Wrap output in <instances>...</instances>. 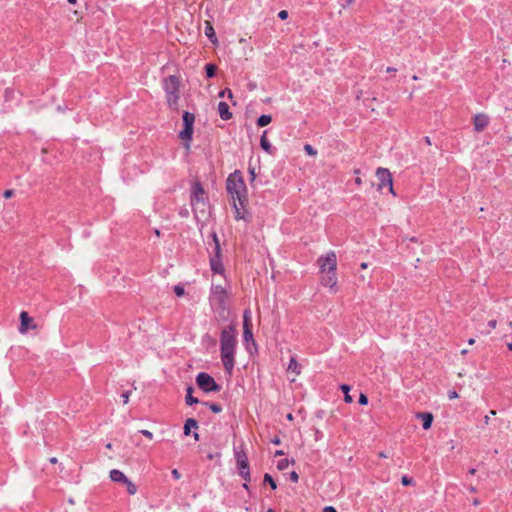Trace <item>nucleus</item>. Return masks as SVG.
Returning <instances> with one entry per match:
<instances>
[{
    "label": "nucleus",
    "instance_id": "nucleus-14",
    "mask_svg": "<svg viewBox=\"0 0 512 512\" xmlns=\"http://www.w3.org/2000/svg\"><path fill=\"white\" fill-rule=\"evenodd\" d=\"M322 284L325 287H329L334 292L337 291V277H336V271H327L326 274L322 278Z\"/></svg>",
    "mask_w": 512,
    "mask_h": 512
},
{
    "label": "nucleus",
    "instance_id": "nucleus-17",
    "mask_svg": "<svg viewBox=\"0 0 512 512\" xmlns=\"http://www.w3.org/2000/svg\"><path fill=\"white\" fill-rule=\"evenodd\" d=\"M218 112L222 120H229L232 117V113L229 111V106L226 102H219Z\"/></svg>",
    "mask_w": 512,
    "mask_h": 512
},
{
    "label": "nucleus",
    "instance_id": "nucleus-46",
    "mask_svg": "<svg viewBox=\"0 0 512 512\" xmlns=\"http://www.w3.org/2000/svg\"><path fill=\"white\" fill-rule=\"evenodd\" d=\"M215 457H220V453H215V454H213V453H208V454H207V458H208L209 460H213Z\"/></svg>",
    "mask_w": 512,
    "mask_h": 512
},
{
    "label": "nucleus",
    "instance_id": "nucleus-44",
    "mask_svg": "<svg viewBox=\"0 0 512 512\" xmlns=\"http://www.w3.org/2000/svg\"><path fill=\"white\" fill-rule=\"evenodd\" d=\"M496 326H497V321H496V320H490V321L488 322V327H489L491 330L495 329V328H496Z\"/></svg>",
    "mask_w": 512,
    "mask_h": 512
},
{
    "label": "nucleus",
    "instance_id": "nucleus-50",
    "mask_svg": "<svg viewBox=\"0 0 512 512\" xmlns=\"http://www.w3.org/2000/svg\"><path fill=\"white\" fill-rule=\"evenodd\" d=\"M49 461H50L51 464H56L58 460H57L56 457H52V458L49 459Z\"/></svg>",
    "mask_w": 512,
    "mask_h": 512
},
{
    "label": "nucleus",
    "instance_id": "nucleus-42",
    "mask_svg": "<svg viewBox=\"0 0 512 512\" xmlns=\"http://www.w3.org/2000/svg\"><path fill=\"white\" fill-rule=\"evenodd\" d=\"M14 195V191L13 190H6L3 194V196L8 199V198H11L12 196Z\"/></svg>",
    "mask_w": 512,
    "mask_h": 512
},
{
    "label": "nucleus",
    "instance_id": "nucleus-1",
    "mask_svg": "<svg viewBox=\"0 0 512 512\" xmlns=\"http://www.w3.org/2000/svg\"><path fill=\"white\" fill-rule=\"evenodd\" d=\"M226 188L232 198L236 220L251 221V214L247 211V187L240 171L230 174L226 181Z\"/></svg>",
    "mask_w": 512,
    "mask_h": 512
},
{
    "label": "nucleus",
    "instance_id": "nucleus-5",
    "mask_svg": "<svg viewBox=\"0 0 512 512\" xmlns=\"http://www.w3.org/2000/svg\"><path fill=\"white\" fill-rule=\"evenodd\" d=\"M184 128L179 132V138L185 143L186 149H190V142L193 135V126L195 122V115L188 111L183 113Z\"/></svg>",
    "mask_w": 512,
    "mask_h": 512
},
{
    "label": "nucleus",
    "instance_id": "nucleus-28",
    "mask_svg": "<svg viewBox=\"0 0 512 512\" xmlns=\"http://www.w3.org/2000/svg\"><path fill=\"white\" fill-rule=\"evenodd\" d=\"M264 483H268L273 490H275L277 488V484H276L275 480L268 473H266L264 475Z\"/></svg>",
    "mask_w": 512,
    "mask_h": 512
},
{
    "label": "nucleus",
    "instance_id": "nucleus-31",
    "mask_svg": "<svg viewBox=\"0 0 512 512\" xmlns=\"http://www.w3.org/2000/svg\"><path fill=\"white\" fill-rule=\"evenodd\" d=\"M173 291L178 297H181L185 294L184 288L181 285H175L173 287Z\"/></svg>",
    "mask_w": 512,
    "mask_h": 512
},
{
    "label": "nucleus",
    "instance_id": "nucleus-48",
    "mask_svg": "<svg viewBox=\"0 0 512 512\" xmlns=\"http://www.w3.org/2000/svg\"><path fill=\"white\" fill-rule=\"evenodd\" d=\"M271 442H272L273 444H275V445H279V444L281 443V440H280V438L275 437V438H273V439L271 440Z\"/></svg>",
    "mask_w": 512,
    "mask_h": 512
},
{
    "label": "nucleus",
    "instance_id": "nucleus-13",
    "mask_svg": "<svg viewBox=\"0 0 512 512\" xmlns=\"http://www.w3.org/2000/svg\"><path fill=\"white\" fill-rule=\"evenodd\" d=\"M489 124V116L484 113H477L473 117L474 130L482 132Z\"/></svg>",
    "mask_w": 512,
    "mask_h": 512
},
{
    "label": "nucleus",
    "instance_id": "nucleus-29",
    "mask_svg": "<svg viewBox=\"0 0 512 512\" xmlns=\"http://www.w3.org/2000/svg\"><path fill=\"white\" fill-rule=\"evenodd\" d=\"M291 463L293 464V463H294V460H291ZM289 464H290V460H288V459H282V460L278 461V463H277V468H278L279 470H281V471H282V470L287 469V467L289 466Z\"/></svg>",
    "mask_w": 512,
    "mask_h": 512
},
{
    "label": "nucleus",
    "instance_id": "nucleus-33",
    "mask_svg": "<svg viewBox=\"0 0 512 512\" xmlns=\"http://www.w3.org/2000/svg\"><path fill=\"white\" fill-rule=\"evenodd\" d=\"M401 483L404 486H409V485H411L413 483V479L408 477V476H403L401 478Z\"/></svg>",
    "mask_w": 512,
    "mask_h": 512
},
{
    "label": "nucleus",
    "instance_id": "nucleus-20",
    "mask_svg": "<svg viewBox=\"0 0 512 512\" xmlns=\"http://www.w3.org/2000/svg\"><path fill=\"white\" fill-rule=\"evenodd\" d=\"M287 370L294 373L295 375L301 374V365L298 363L294 356L290 358Z\"/></svg>",
    "mask_w": 512,
    "mask_h": 512
},
{
    "label": "nucleus",
    "instance_id": "nucleus-45",
    "mask_svg": "<svg viewBox=\"0 0 512 512\" xmlns=\"http://www.w3.org/2000/svg\"><path fill=\"white\" fill-rule=\"evenodd\" d=\"M249 174L251 176V181H254L256 178L255 168L249 167Z\"/></svg>",
    "mask_w": 512,
    "mask_h": 512
},
{
    "label": "nucleus",
    "instance_id": "nucleus-11",
    "mask_svg": "<svg viewBox=\"0 0 512 512\" xmlns=\"http://www.w3.org/2000/svg\"><path fill=\"white\" fill-rule=\"evenodd\" d=\"M321 272L336 271L337 268V257L334 251L328 252L325 256H321L318 259Z\"/></svg>",
    "mask_w": 512,
    "mask_h": 512
},
{
    "label": "nucleus",
    "instance_id": "nucleus-39",
    "mask_svg": "<svg viewBox=\"0 0 512 512\" xmlns=\"http://www.w3.org/2000/svg\"><path fill=\"white\" fill-rule=\"evenodd\" d=\"M290 479H291L292 482H295V483L298 482L299 476H298L297 472L292 471L290 473Z\"/></svg>",
    "mask_w": 512,
    "mask_h": 512
},
{
    "label": "nucleus",
    "instance_id": "nucleus-26",
    "mask_svg": "<svg viewBox=\"0 0 512 512\" xmlns=\"http://www.w3.org/2000/svg\"><path fill=\"white\" fill-rule=\"evenodd\" d=\"M124 484L126 485L127 492L129 493V495H134V494H136V492H137V486H136L132 481H130L129 479H127V481H125V482H124Z\"/></svg>",
    "mask_w": 512,
    "mask_h": 512
},
{
    "label": "nucleus",
    "instance_id": "nucleus-30",
    "mask_svg": "<svg viewBox=\"0 0 512 512\" xmlns=\"http://www.w3.org/2000/svg\"><path fill=\"white\" fill-rule=\"evenodd\" d=\"M304 150L305 152L309 155V156H316L317 155V150L313 148L312 145L310 144H305L304 145Z\"/></svg>",
    "mask_w": 512,
    "mask_h": 512
},
{
    "label": "nucleus",
    "instance_id": "nucleus-38",
    "mask_svg": "<svg viewBox=\"0 0 512 512\" xmlns=\"http://www.w3.org/2000/svg\"><path fill=\"white\" fill-rule=\"evenodd\" d=\"M278 17L281 19V20H285L288 18V11L286 10H281L279 13H278Z\"/></svg>",
    "mask_w": 512,
    "mask_h": 512
},
{
    "label": "nucleus",
    "instance_id": "nucleus-43",
    "mask_svg": "<svg viewBox=\"0 0 512 512\" xmlns=\"http://www.w3.org/2000/svg\"><path fill=\"white\" fill-rule=\"evenodd\" d=\"M448 398H449L450 400H452V399H456V398H458V393H457L456 391H450V392L448 393Z\"/></svg>",
    "mask_w": 512,
    "mask_h": 512
},
{
    "label": "nucleus",
    "instance_id": "nucleus-2",
    "mask_svg": "<svg viewBox=\"0 0 512 512\" xmlns=\"http://www.w3.org/2000/svg\"><path fill=\"white\" fill-rule=\"evenodd\" d=\"M236 324H231L221 331L220 334V355L224 369L229 374L234 369L235 353L237 346Z\"/></svg>",
    "mask_w": 512,
    "mask_h": 512
},
{
    "label": "nucleus",
    "instance_id": "nucleus-61",
    "mask_svg": "<svg viewBox=\"0 0 512 512\" xmlns=\"http://www.w3.org/2000/svg\"><path fill=\"white\" fill-rule=\"evenodd\" d=\"M194 439H195V440H198V439H199V435H198V433H194Z\"/></svg>",
    "mask_w": 512,
    "mask_h": 512
},
{
    "label": "nucleus",
    "instance_id": "nucleus-4",
    "mask_svg": "<svg viewBox=\"0 0 512 512\" xmlns=\"http://www.w3.org/2000/svg\"><path fill=\"white\" fill-rule=\"evenodd\" d=\"M163 89L165 98L170 109L178 111L180 81L175 75H170L163 80Z\"/></svg>",
    "mask_w": 512,
    "mask_h": 512
},
{
    "label": "nucleus",
    "instance_id": "nucleus-58",
    "mask_svg": "<svg viewBox=\"0 0 512 512\" xmlns=\"http://www.w3.org/2000/svg\"><path fill=\"white\" fill-rule=\"evenodd\" d=\"M367 267H368L367 263L363 262V263L361 264V268H362V269H366Z\"/></svg>",
    "mask_w": 512,
    "mask_h": 512
},
{
    "label": "nucleus",
    "instance_id": "nucleus-40",
    "mask_svg": "<svg viewBox=\"0 0 512 512\" xmlns=\"http://www.w3.org/2000/svg\"><path fill=\"white\" fill-rule=\"evenodd\" d=\"M341 1H342L341 2V6L343 8H347L348 6H350L354 2V0H341Z\"/></svg>",
    "mask_w": 512,
    "mask_h": 512
},
{
    "label": "nucleus",
    "instance_id": "nucleus-23",
    "mask_svg": "<svg viewBox=\"0 0 512 512\" xmlns=\"http://www.w3.org/2000/svg\"><path fill=\"white\" fill-rule=\"evenodd\" d=\"M197 427H198V423L195 419H193V418L187 419L184 424V434L189 435L191 428L196 429Z\"/></svg>",
    "mask_w": 512,
    "mask_h": 512
},
{
    "label": "nucleus",
    "instance_id": "nucleus-12",
    "mask_svg": "<svg viewBox=\"0 0 512 512\" xmlns=\"http://www.w3.org/2000/svg\"><path fill=\"white\" fill-rule=\"evenodd\" d=\"M37 325L34 323L33 318L29 316L26 311L20 313V326L19 332L25 334L29 329H36Z\"/></svg>",
    "mask_w": 512,
    "mask_h": 512
},
{
    "label": "nucleus",
    "instance_id": "nucleus-9",
    "mask_svg": "<svg viewBox=\"0 0 512 512\" xmlns=\"http://www.w3.org/2000/svg\"><path fill=\"white\" fill-rule=\"evenodd\" d=\"M211 236L215 243V255L210 259V266H211V269L213 272L222 274L224 271V266L221 262V247H220L219 239L215 232H213L211 234Z\"/></svg>",
    "mask_w": 512,
    "mask_h": 512
},
{
    "label": "nucleus",
    "instance_id": "nucleus-55",
    "mask_svg": "<svg viewBox=\"0 0 512 512\" xmlns=\"http://www.w3.org/2000/svg\"><path fill=\"white\" fill-rule=\"evenodd\" d=\"M469 491L472 492V493H475L477 490H476V487L470 486L469 487Z\"/></svg>",
    "mask_w": 512,
    "mask_h": 512
},
{
    "label": "nucleus",
    "instance_id": "nucleus-6",
    "mask_svg": "<svg viewBox=\"0 0 512 512\" xmlns=\"http://www.w3.org/2000/svg\"><path fill=\"white\" fill-rule=\"evenodd\" d=\"M196 383L198 387L205 393L219 392L221 386L216 383L214 378L205 372H200L196 376Z\"/></svg>",
    "mask_w": 512,
    "mask_h": 512
},
{
    "label": "nucleus",
    "instance_id": "nucleus-52",
    "mask_svg": "<svg viewBox=\"0 0 512 512\" xmlns=\"http://www.w3.org/2000/svg\"><path fill=\"white\" fill-rule=\"evenodd\" d=\"M355 183H356L357 185H361V184H362V180H361V178H360V177H357V178L355 179Z\"/></svg>",
    "mask_w": 512,
    "mask_h": 512
},
{
    "label": "nucleus",
    "instance_id": "nucleus-64",
    "mask_svg": "<svg viewBox=\"0 0 512 512\" xmlns=\"http://www.w3.org/2000/svg\"><path fill=\"white\" fill-rule=\"evenodd\" d=\"M106 447H107L108 449H111V448H112V444H111V443H108V444L106 445Z\"/></svg>",
    "mask_w": 512,
    "mask_h": 512
},
{
    "label": "nucleus",
    "instance_id": "nucleus-56",
    "mask_svg": "<svg viewBox=\"0 0 512 512\" xmlns=\"http://www.w3.org/2000/svg\"><path fill=\"white\" fill-rule=\"evenodd\" d=\"M475 473H476V469L475 468H471L469 470V474L474 475Z\"/></svg>",
    "mask_w": 512,
    "mask_h": 512
},
{
    "label": "nucleus",
    "instance_id": "nucleus-34",
    "mask_svg": "<svg viewBox=\"0 0 512 512\" xmlns=\"http://www.w3.org/2000/svg\"><path fill=\"white\" fill-rule=\"evenodd\" d=\"M358 402L360 405H367L368 397L365 394L361 393Z\"/></svg>",
    "mask_w": 512,
    "mask_h": 512
},
{
    "label": "nucleus",
    "instance_id": "nucleus-16",
    "mask_svg": "<svg viewBox=\"0 0 512 512\" xmlns=\"http://www.w3.org/2000/svg\"><path fill=\"white\" fill-rule=\"evenodd\" d=\"M418 419L422 420V426L424 430H428L433 422V415L429 412H419L416 414Z\"/></svg>",
    "mask_w": 512,
    "mask_h": 512
},
{
    "label": "nucleus",
    "instance_id": "nucleus-53",
    "mask_svg": "<svg viewBox=\"0 0 512 512\" xmlns=\"http://www.w3.org/2000/svg\"><path fill=\"white\" fill-rule=\"evenodd\" d=\"M479 504H480L479 499H478V498H475V499L473 500V505H474V506H478Z\"/></svg>",
    "mask_w": 512,
    "mask_h": 512
},
{
    "label": "nucleus",
    "instance_id": "nucleus-7",
    "mask_svg": "<svg viewBox=\"0 0 512 512\" xmlns=\"http://www.w3.org/2000/svg\"><path fill=\"white\" fill-rule=\"evenodd\" d=\"M203 196H204V189L199 182H196L193 185L192 195H191V205L195 212L197 210L204 211L206 203H205Z\"/></svg>",
    "mask_w": 512,
    "mask_h": 512
},
{
    "label": "nucleus",
    "instance_id": "nucleus-63",
    "mask_svg": "<svg viewBox=\"0 0 512 512\" xmlns=\"http://www.w3.org/2000/svg\"><path fill=\"white\" fill-rule=\"evenodd\" d=\"M379 456H380V457H384V458H385V457H387L383 452H380V453H379Z\"/></svg>",
    "mask_w": 512,
    "mask_h": 512
},
{
    "label": "nucleus",
    "instance_id": "nucleus-22",
    "mask_svg": "<svg viewBox=\"0 0 512 512\" xmlns=\"http://www.w3.org/2000/svg\"><path fill=\"white\" fill-rule=\"evenodd\" d=\"M192 392H193V388L191 386H189L186 389V397H185V402L189 406L199 403V400L197 398L193 397Z\"/></svg>",
    "mask_w": 512,
    "mask_h": 512
},
{
    "label": "nucleus",
    "instance_id": "nucleus-18",
    "mask_svg": "<svg viewBox=\"0 0 512 512\" xmlns=\"http://www.w3.org/2000/svg\"><path fill=\"white\" fill-rule=\"evenodd\" d=\"M205 25H206L205 26V35L209 38V40L213 44H216L218 42V40H217V37H216V34H215L212 24L209 21H206Z\"/></svg>",
    "mask_w": 512,
    "mask_h": 512
},
{
    "label": "nucleus",
    "instance_id": "nucleus-35",
    "mask_svg": "<svg viewBox=\"0 0 512 512\" xmlns=\"http://www.w3.org/2000/svg\"><path fill=\"white\" fill-rule=\"evenodd\" d=\"M224 96H228L229 98H232V91L228 88H226L225 90L221 91L219 93V97H224Z\"/></svg>",
    "mask_w": 512,
    "mask_h": 512
},
{
    "label": "nucleus",
    "instance_id": "nucleus-54",
    "mask_svg": "<svg viewBox=\"0 0 512 512\" xmlns=\"http://www.w3.org/2000/svg\"><path fill=\"white\" fill-rule=\"evenodd\" d=\"M386 71H387V72H396V71H397V69H396V68H393V67H388V68L386 69Z\"/></svg>",
    "mask_w": 512,
    "mask_h": 512
},
{
    "label": "nucleus",
    "instance_id": "nucleus-41",
    "mask_svg": "<svg viewBox=\"0 0 512 512\" xmlns=\"http://www.w3.org/2000/svg\"><path fill=\"white\" fill-rule=\"evenodd\" d=\"M171 474H172L173 478L176 480L180 479V477H181V474L179 473V471L177 469H173Z\"/></svg>",
    "mask_w": 512,
    "mask_h": 512
},
{
    "label": "nucleus",
    "instance_id": "nucleus-21",
    "mask_svg": "<svg viewBox=\"0 0 512 512\" xmlns=\"http://www.w3.org/2000/svg\"><path fill=\"white\" fill-rule=\"evenodd\" d=\"M266 131L263 132L261 138H260V146L263 150H265L267 153L269 154H272L273 153V148L270 144V142L268 141L267 137H266Z\"/></svg>",
    "mask_w": 512,
    "mask_h": 512
},
{
    "label": "nucleus",
    "instance_id": "nucleus-59",
    "mask_svg": "<svg viewBox=\"0 0 512 512\" xmlns=\"http://www.w3.org/2000/svg\"><path fill=\"white\" fill-rule=\"evenodd\" d=\"M468 343H469L470 345H472V344H474V343H475V340H474L473 338H470V339L468 340Z\"/></svg>",
    "mask_w": 512,
    "mask_h": 512
},
{
    "label": "nucleus",
    "instance_id": "nucleus-62",
    "mask_svg": "<svg viewBox=\"0 0 512 512\" xmlns=\"http://www.w3.org/2000/svg\"><path fill=\"white\" fill-rule=\"evenodd\" d=\"M155 234H156V236H158V237H159V236H160V231H159L158 229H156V230H155Z\"/></svg>",
    "mask_w": 512,
    "mask_h": 512
},
{
    "label": "nucleus",
    "instance_id": "nucleus-36",
    "mask_svg": "<svg viewBox=\"0 0 512 512\" xmlns=\"http://www.w3.org/2000/svg\"><path fill=\"white\" fill-rule=\"evenodd\" d=\"M143 436H145L146 438L148 439H152L153 438V433L150 432L149 430H146V429H142L139 431Z\"/></svg>",
    "mask_w": 512,
    "mask_h": 512
},
{
    "label": "nucleus",
    "instance_id": "nucleus-3",
    "mask_svg": "<svg viewBox=\"0 0 512 512\" xmlns=\"http://www.w3.org/2000/svg\"><path fill=\"white\" fill-rule=\"evenodd\" d=\"M227 298L228 293L221 284H212L209 295V302L215 308L219 317L223 320L227 319Z\"/></svg>",
    "mask_w": 512,
    "mask_h": 512
},
{
    "label": "nucleus",
    "instance_id": "nucleus-32",
    "mask_svg": "<svg viewBox=\"0 0 512 512\" xmlns=\"http://www.w3.org/2000/svg\"><path fill=\"white\" fill-rule=\"evenodd\" d=\"M207 405L209 406L210 410L213 413H220L222 411V407L219 404L210 403V404H207Z\"/></svg>",
    "mask_w": 512,
    "mask_h": 512
},
{
    "label": "nucleus",
    "instance_id": "nucleus-27",
    "mask_svg": "<svg viewBox=\"0 0 512 512\" xmlns=\"http://www.w3.org/2000/svg\"><path fill=\"white\" fill-rule=\"evenodd\" d=\"M206 75L208 78H212L215 76L216 73V66L214 64H207L205 66Z\"/></svg>",
    "mask_w": 512,
    "mask_h": 512
},
{
    "label": "nucleus",
    "instance_id": "nucleus-8",
    "mask_svg": "<svg viewBox=\"0 0 512 512\" xmlns=\"http://www.w3.org/2000/svg\"><path fill=\"white\" fill-rule=\"evenodd\" d=\"M235 458H236L239 474L245 481H247V482L250 481L251 475H250L247 454L243 450H239V451L235 450Z\"/></svg>",
    "mask_w": 512,
    "mask_h": 512
},
{
    "label": "nucleus",
    "instance_id": "nucleus-24",
    "mask_svg": "<svg viewBox=\"0 0 512 512\" xmlns=\"http://www.w3.org/2000/svg\"><path fill=\"white\" fill-rule=\"evenodd\" d=\"M272 121V117L270 115L263 114L257 120V125L260 127H264L270 124Z\"/></svg>",
    "mask_w": 512,
    "mask_h": 512
},
{
    "label": "nucleus",
    "instance_id": "nucleus-25",
    "mask_svg": "<svg viewBox=\"0 0 512 512\" xmlns=\"http://www.w3.org/2000/svg\"><path fill=\"white\" fill-rule=\"evenodd\" d=\"M340 388H341L342 392L344 393V401L346 403H352L353 399L349 394L350 386H348L347 384H342Z\"/></svg>",
    "mask_w": 512,
    "mask_h": 512
},
{
    "label": "nucleus",
    "instance_id": "nucleus-60",
    "mask_svg": "<svg viewBox=\"0 0 512 512\" xmlns=\"http://www.w3.org/2000/svg\"><path fill=\"white\" fill-rule=\"evenodd\" d=\"M507 347H508V349H509V350H511V351H512V343H508V344H507Z\"/></svg>",
    "mask_w": 512,
    "mask_h": 512
},
{
    "label": "nucleus",
    "instance_id": "nucleus-49",
    "mask_svg": "<svg viewBox=\"0 0 512 512\" xmlns=\"http://www.w3.org/2000/svg\"><path fill=\"white\" fill-rule=\"evenodd\" d=\"M274 455H275V456H282V455H284V451H282V450H277V451H275Z\"/></svg>",
    "mask_w": 512,
    "mask_h": 512
},
{
    "label": "nucleus",
    "instance_id": "nucleus-15",
    "mask_svg": "<svg viewBox=\"0 0 512 512\" xmlns=\"http://www.w3.org/2000/svg\"><path fill=\"white\" fill-rule=\"evenodd\" d=\"M244 321H243V336L245 341L253 340V334L250 329V312L246 310L244 312Z\"/></svg>",
    "mask_w": 512,
    "mask_h": 512
},
{
    "label": "nucleus",
    "instance_id": "nucleus-19",
    "mask_svg": "<svg viewBox=\"0 0 512 512\" xmlns=\"http://www.w3.org/2000/svg\"><path fill=\"white\" fill-rule=\"evenodd\" d=\"M110 479L114 482L124 483L125 481H127L128 478L125 476V474L122 471L113 469L110 471Z\"/></svg>",
    "mask_w": 512,
    "mask_h": 512
},
{
    "label": "nucleus",
    "instance_id": "nucleus-51",
    "mask_svg": "<svg viewBox=\"0 0 512 512\" xmlns=\"http://www.w3.org/2000/svg\"><path fill=\"white\" fill-rule=\"evenodd\" d=\"M489 420H490L489 415H486V416L484 417V424L488 425V424H489Z\"/></svg>",
    "mask_w": 512,
    "mask_h": 512
},
{
    "label": "nucleus",
    "instance_id": "nucleus-57",
    "mask_svg": "<svg viewBox=\"0 0 512 512\" xmlns=\"http://www.w3.org/2000/svg\"><path fill=\"white\" fill-rule=\"evenodd\" d=\"M424 140L428 145H431V140L429 137H425Z\"/></svg>",
    "mask_w": 512,
    "mask_h": 512
},
{
    "label": "nucleus",
    "instance_id": "nucleus-37",
    "mask_svg": "<svg viewBox=\"0 0 512 512\" xmlns=\"http://www.w3.org/2000/svg\"><path fill=\"white\" fill-rule=\"evenodd\" d=\"M130 391H126L121 395L124 404H127L129 401Z\"/></svg>",
    "mask_w": 512,
    "mask_h": 512
},
{
    "label": "nucleus",
    "instance_id": "nucleus-10",
    "mask_svg": "<svg viewBox=\"0 0 512 512\" xmlns=\"http://www.w3.org/2000/svg\"><path fill=\"white\" fill-rule=\"evenodd\" d=\"M376 177L379 180V189H383L384 187H388L389 191L395 195L393 189V180L390 171L386 168L379 167L376 170Z\"/></svg>",
    "mask_w": 512,
    "mask_h": 512
},
{
    "label": "nucleus",
    "instance_id": "nucleus-47",
    "mask_svg": "<svg viewBox=\"0 0 512 512\" xmlns=\"http://www.w3.org/2000/svg\"><path fill=\"white\" fill-rule=\"evenodd\" d=\"M323 512H337L336 509L332 506H327L323 509Z\"/></svg>",
    "mask_w": 512,
    "mask_h": 512
}]
</instances>
